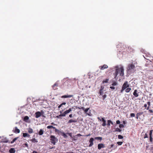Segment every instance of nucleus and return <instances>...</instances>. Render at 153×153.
Returning a JSON list of instances; mask_svg holds the SVG:
<instances>
[{
  "mask_svg": "<svg viewBox=\"0 0 153 153\" xmlns=\"http://www.w3.org/2000/svg\"><path fill=\"white\" fill-rule=\"evenodd\" d=\"M118 74H120V76H123L124 75V69L123 67L119 68L118 67H116L115 71L114 74V78L117 79L118 77L117 75Z\"/></svg>",
  "mask_w": 153,
  "mask_h": 153,
  "instance_id": "f257e3e1",
  "label": "nucleus"
},
{
  "mask_svg": "<svg viewBox=\"0 0 153 153\" xmlns=\"http://www.w3.org/2000/svg\"><path fill=\"white\" fill-rule=\"evenodd\" d=\"M135 68V66L133 64H129L128 65L127 70L128 72H131L133 73L134 72Z\"/></svg>",
  "mask_w": 153,
  "mask_h": 153,
  "instance_id": "f03ea898",
  "label": "nucleus"
},
{
  "mask_svg": "<svg viewBox=\"0 0 153 153\" xmlns=\"http://www.w3.org/2000/svg\"><path fill=\"white\" fill-rule=\"evenodd\" d=\"M18 138V137H16L14 138L12 141H11L10 142V141L7 140L6 138H4V139H2L3 142L4 143H11V144H12L14 143V142Z\"/></svg>",
  "mask_w": 153,
  "mask_h": 153,
  "instance_id": "7ed1b4c3",
  "label": "nucleus"
},
{
  "mask_svg": "<svg viewBox=\"0 0 153 153\" xmlns=\"http://www.w3.org/2000/svg\"><path fill=\"white\" fill-rule=\"evenodd\" d=\"M44 113L43 111L42 110L41 112L37 111L36 112L35 114V117L36 118H38L42 116H44L42 115Z\"/></svg>",
  "mask_w": 153,
  "mask_h": 153,
  "instance_id": "20e7f679",
  "label": "nucleus"
},
{
  "mask_svg": "<svg viewBox=\"0 0 153 153\" xmlns=\"http://www.w3.org/2000/svg\"><path fill=\"white\" fill-rule=\"evenodd\" d=\"M50 140L51 143L55 145L56 144V140L57 139L53 135H51L50 136Z\"/></svg>",
  "mask_w": 153,
  "mask_h": 153,
  "instance_id": "39448f33",
  "label": "nucleus"
},
{
  "mask_svg": "<svg viewBox=\"0 0 153 153\" xmlns=\"http://www.w3.org/2000/svg\"><path fill=\"white\" fill-rule=\"evenodd\" d=\"M129 87V85L128 84V82L127 81L125 82L122 86V88L125 89Z\"/></svg>",
  "mask_w": 153,
  "mask_h": 153,
  "instance_id": "423d86ee",
  "label": "nucleus"
},
{
  "mask_svg": "<svg viewBox=\"0 0 153 153\" xmlns=\"http://www.w3.org/2000/svg\"><path fill=\"white\" fill-rule=\"evenodd\" d=\"M90 108H84V109H83V111H84V112L88 116H91V112L90 111H89V112H88V110H89Z\"/></svg>",
  "mask_w": 153,
  "mask_h": 153,
  "instance_id": "0eeeda50",
  "label": "nucleus"
},
{
  "mask_svg": "<svg viewBox=\"0 0 153 153\" xmlns=\"http://www.w3.org/2000/svg\"><path fill=\"white\" fill-rule=\"evenodd\" d=\"M108 68V66L104 64L103 65L100 66L99 67V68L100 70H103L105 69H106Z\"/></svg>",
  "mask_w": 153,
  "mask_h": 153,
  "instance_id": "6e6552de",
  "label": "nucleus"
},
{
  "mask_svg": "<svg viewBox=\"0 0 153 153\" xmlns=\"http://www.w3.org/2000/svg\"><path fill=\"white\" fill-rule=\"evenodd\" d=\"M94 140V138L93 137H91L89 140V142L90 143L89 145V146L91 147L93 145V141Z\"/></svg>",
  "mask_w": 153,
  "mask_h": 153,
  "instance_id": "1a4fd4ad",
  "label": "nucleus"
},
{
  "mask_svg": "<svg viewBox=\"0 0 153 153\" xmlns=\"http://www.w3.org/2000/svg\"><path fill=\"white\" fill-rule=\"evenodd\" d=\"M104 147H105V145L102 143H100L98 145V149L99 150Z\"/></svg>",
  "mask_w": 153,
  "mask_h": 153,
  "instance_id": "9d476101",
  "label": "nucleus"
},
{
  "mask_svg": "<svg viewBox=\"0 0 153 153\" xmlns=\"http://www.w3.org/2000/svg\"><path fill=\"white\" fill-rule=\"evenodd\" d=\"M133 94L135 97H137L139 96V92L137 90L135 89L134 90Z\"/></svg>",
  "mask_w": 153,
  "mask_h": 153,
  "instance_id": "9b49d317",
  "label": "nucleus"
},
{
  "mask_svg": "<svg viewBox=\"0 0 153 153\" xmlns=\"http://www.w3.org/2000/svg\"><path fill=\"white\" fill-rule=\"evenodd\" d=\"M77 122V121L76 120H75V119H74H74H71L70 120H68V123H76Z\"/></svg>",
  "mask_w": 153,
  "mask_h": 153,
  "instance_id": "f8f14e48",
  "label": "nucleus"
},
{
  "mask_svg": "<svg viewBox=\"0 0 153 153\" xmlns=\"http://www.w3.org/2000/svg\"><path fill=\"white\" fill-rule=\"evenodd\" d=\"M102 121L103 122L102 124V126H106V120L104 119V118H102Z\"/></svg>",
  "mask_w": 153,
  "mask_h": 153,
  "instance_id": "ddd939ff",
  "label": "nucleus"
},
{
  "mask_svg": "<svg viewBox=\"0 0 153 153\" xmlns=\"http://www.w3.org/2000/svg\"><path fill=\"white\" fill-rule=\"evenodd\" d=\"M73 97V95H63L61 97V98H70L71 97Z\"/></svg>",
  "mask_w": 153,
  "mask_h": 153,
  "instance_id": "4468645a",
  "label": "nucleus"
},
{
  "mask_svg": "<svg viewBox=\"0 0 153 153\" xmlns=\"http://www.w3.org/2000/svg\"><path fill=\"white\" fill-rule=\"evenodd\" d=\"M111 124L112 125H113V123L110 120H107V124L108 126H110V124Z\"/></svg>",
  "mask_w": 153,
  "mask_h": 153,
  "instance_id": "2eb2a0df",
  "label": "nucleus"
},
{
  "mask_svg": "<svg viewBox=\"0 0 153 153\" xmlns=\"http://www.w3.org/2000/svg\"><path fill=\"white\" fill-rule=\"evenodd\" d=\"M15 152L16 150L15 149L13 148H11L9 150V152L10 153H15Z\"/></svg>",
  "mask_w": 153,
  "mask_h": 153,
  "instance_id": "dca6fc26",
  "label": "nucleus"
},
{
  "mask_svg": "<svg viewBox=\"0 0 153 153\" xmlns=\"http://www.w3.org/2000/svg\"><path fill=\"white\" fill-rule=\"evenodd\" d=\"M20 131L19 129H18L17 127H15V130L14 132L16 133H19L20 132Z\"/></svg>",
  "mask_w": 153,
  "mask_h": 153,
  "instance_id": "f3484780",
  "label": "nucleus"
},
{
  "mask_svg": "<svg viewBox=\"0 0 153 153\" xmlns=\"http://www.w3.org/2000/svg\"><path fill=\"white\" fill-rule=\"evenodd\" d=\"M61 135L62 136H63L64 138H67L68 136L66 135V134H65L64 132H61Z\"/></svg>",
  "mask_w": 153,
  "mask_h": 153,
  "instance_id": "a211bd4d",
  "label": "nucleus"
},
{
  "mask_svg": "<svg viewBox=\"0 0 153 153\" xmlns=\"http://www.w3.org/2000/svg\"><path fill=\"white\" fill-rule=\"evenodd\" d=\"M30 135L27 133H23V136L25 137H30Z\"/></svg>",
  "mask_w": 153,
  "mask_h": 153,
  "instance_id": "6ab92c4d",
  "label": "nucleus"
},
{
  "mask_svg": "<svg viewBox=\"0 0 153 153\" xmlns=\"http://www.w3.org/2000/svg\"><path fill=\"white\" fill-rule=\"evenodd\" d=\"M103 89L102 87H101V88L100 89L99 93L100 95H102L103 94Z\"/></svg>",
  "mask_w": 153,
  "mask_h": 153,
  "instance_id": "aec40b11",
  "label": "nucleus"
},
{
  "mask_svg": "<svg viewBox=\"0 0 153 153\" xmlns=\"http://www.w3.org/2000/svg\"><path fill=\"white\" fill-rule=\"evenodd\" d=\"M44 132V131L42 129H41L39 132V134L40 135H41L43 134Z\"/></svg>",
  "mask_w": 153,
  "mask_h": 153,
  "instance_id": "412c9836",
  "label": "nucleus"
},
{
  "mask_svg": "<svg viewBox=\"0 0 153 153\" xmlns=\"http://www.w3.org/2000/svg\"><path fill=\"white\" fill-rule=\"evenodd\" d=\"M69 113V112L68 110H66V111H65L62 114L64 116H65L67 114Z\"/></svg>",
  "mask_w": 153,
  "mask_h": 153,
  "instance_id": "4be33fe9",
  "label": "nucleus"
},
{
  "mask_svg": "<svg viewBox=\"0 0 153 153\" xmlns=\"http://www.w3.org/2000/svg\"><path fill=\"white\" fill-rule=\"evenodd\" d=\"M58 84L57 83H55L54 85H53V89L54 90H56V89H57V88H54V87H57L58 86Z\"/></svg>",
  "mask_w": 153,
  "mask_h": 153,
  "instance_id": "5701e85b",
  "label": "nucleus"
},
{
  "mask_svg": "<svg viewBox=\"0 0 153 153\" xmlns=\"http://www.w3.org/2000/svg\"><path fill=\"white\" fill-rule=\"evenodd\" d=\"M131 90V88L128 87L125 89V91L126 93H128L130 92Z\"/></svg>",
  "mask_w": 153,
  "mask_h": 153,
  "instance_id": "b1692460",
  "label": "nucleus"
},
{
  "mask_svg": "<svg viewBox=\"0 0 153 153\" xmlns=\"http://www.w3.org/2000/svg\"><path fill=\"white\" fill-rule=\"evenodd\" d=\"M94 139L98 140H100L101 141L102 140V137H96L94 138Z\"/></svg>",
  "mask_w": 153,
  "mask_h": 153,
  "instance_id": "393cba45",
  "label": "nucleus"
},
{
  "mask_svg": "<svg viewBox=\"0 0 153 153\" xmlns=\"http://www.w3.org/2000/svg\"><path fill=\"white\" fill-rule=\"evenodd\" d=\"M30 141L33 143H37L38 142L37 140L35 138H33L30 140Z\"/></svg>",
  "mask_w": 153,
  "mask_h": 153,
  "instance_id": "a878e982",
  "label": "nucleus"
},
{
  "mask_svg": "<svg viewBox=\"0 0 153 153\" xmlns=\"http://www.w3.org/2000/svg\"><path fill=\"white\" fill-rule=\"evenodd\" d=\"M29 119V118L27 116H25L24 118V120L25 121H26L27 120H28Z\"/></svg>",
  "mask_w": 153,
  "mask_h": 153,
  "instance_id": "bb28decb",
  "label": "nucleus"
},
{
  "mask_svg": "<svg viewBox=\"0 0 153 153\" xmlns=\"http://www.w3.org/2000/svg\"><path fill=\"white\" fill-rule=\"evenodd\" d=\"M22 147L24 148H25L26 147H28V144L27 143H25L24 144H23L22 145Z\"/></svg>",
  "mask_w": 153,
  "mask_h": 153,
  "instance_id": "cd10ccee",
  "label": "nucleus"
},
{
  "mask_svg": "<svg viewBox=\"0 0 153 153\" xmlns=\"http://www.w3.org/2000/svg\"><path fill=\"white\" fill-rule=\"evenodd\" d=\"M28 132L30 133H31L33 132V130L32 128H30L28 129Z\"/></svg>",
  "mask_w": 153,
  "mask_h": 153,
  "instance_id": "c85d7f7f",
  "label": "nucleus"
},
{
  "mask_svg": "<svg viewBox=\"0 0 153 153\" xmlns=\"http://www.w3.org/2000/svg\"><path fill=\"white\" fill-rule=\"evenodd\" d=\"M47 128H48V129H50L51 128H55V127H53V126H47Z\"/></svg>",
  "mask_w": 153,
  "mask_h": 153,
  "instance_id": "c756f323",
  "label": "nucleus"
},
{
  "mask_svg": "<svg viewBox=\"0 0 153 153\" xmlns=\"http://www.w3.org/2000/svg\"><path fill=\"white\" fill-rule=\"evenodd\" d=\"M121 131L122 130L119 128H116L115 130V131H118L119 132H121Z\"/></svg>",
  "mask_w": 153,
  "mask_h": 153,
  "instance_id": "7c9ffc66",
  "label": "nucleus"
},
{
  "mask_svg": "<svg viewBox=\"0 0 153 153\" xmlns=\"http://www.w3.org/2000/svg\"><path fill=\"white\" fill-rule=\"evenodd\" d=\"M108 80H109L108 79H104L103 80L102 82L103 83H107L108 82Z\"/></svg>",
  "mask_w": 153,
  "mask_h": 153,
  "instance_id": "2f4dec72",
  "label": "nucleus"
},
{
  "mask_svg": "<svg viewBox=\"0 0 153 153\" xmlns=\"http://www.w3.org/2000/svg\"><path fill=\"white\" fill-rule=\"evenodd\" d=\"M76 108H78L79 109H82V110H83V109H84V107H81V106H80V107H77V106H76Z\"/></svg>",
  "mask_w": 153,
  "mask_h": 153,
  "instance_id": "473e14b6",
  "label": "nucleus"
},
{
  "mask_svg": "<svg viewBox=\"0 0 153 153\" xmlns=\"http://www.w3.org/2000/svg\"><path fill=\"white\" fill-rule=\"evenodd\" d=\"M117 85V83L116 82H114L112 84L113 86H116Z\"/></svg>",
  "mask_w": 153,
  "mask_h": 153,
  "instance_id": "72a5a7b5",
  "label": "nucleus"
},
{
  "mask_svg": "<svg viewBox=\"0 0 153 153\" xmlns=\"http://www.w3.org/2000/svg\"><path fill=\"white\" fill-rule=\"evenodd\" d=\"M143 114V112L138 113H137V114H136V116H139V117L140 115H142Z\"/></svg>",
  "mask_w": 153,
  "mask_h": 153,
  "instance_id": "f704fd0d",
  "label": "nucleus"
},
{
  "mask_svg": "<svg viewBox=\"0 0 153 153\" xmlns=\"http://www.w3.org/2000/svg\"><path fill=\"white\" fill-rule=\"evenodd\" d=\"M118 138L119 139H122L123 138V137L121 135H118Z\"/></svg>",
  "mask_w": 153,
  "mask_h": 153,
  "instance_id": "c9c22d12",
  "label": "nucleus"
},
{
  "mask_svg": "<svg viewBox=\"0 0 153 153\" xmlns=\"http://www.w3.org/2000/svg\"><path fill=\"white\" fill-rule=\"evenodd\" d=\"M63 115V114L62 113V114H60L59 115L57 116H56V117L57 118H60V117H61V116L64 117V116Z\"/></svg>",
  "mask_w": 153,
  "mask_h": 153,
  "instance_id": "e433bc0d",
  "label": "nucleus"
},
{
  "mask_svg": "<svg viewBox=\"0 0 153 153\" xmlns=\"http://www.w3.org/2000/svg\"><path fill=\"white\" fill-rule=\"evenodd\" d=\"M153 130H151L150 131V132H149V136L150 137H152V133Z\"/></svg>",
  "mask_w": 153,
  "mask_h": 153,
  "instance_id": "4c0bfd02",
  "label": "nucleus"
},
{
  "mask_svg": "<svg viewBox=\"0 0 153 153\" xmlns=\"http://www.w3.org/2000/svg\"><path fill=\"white\" fill-rule=\"evenodd\" d=\"M117 143L118 144V145L120 146L121 145L122 143L123 142H117Z\"/></svg>",
  "mask_w": 153,
  "mask_h": 153,
  "instance_id": "58836bf2",
  "label": "nucleus"
},
{
  "mask_svg": "<svg viewBox=\"0 0 153 153\" xmlns=\"http://www.w3.org/2000/svg\"><path fill=\"white\" fill-rule=\"evenodd\" d=\"M82 136V135L81 134H76V135L75 136H74L73 137H75L76 136L80 137V136Z\"/></svg>",
  "mask_w": 153,
  "mask_h": 153,
  "instance_id": "ea45409f",
  "label": "nucleus"
},
{
  "mask_svg": "<svg viewBox=\"0 0 153 153\" xmlns=\"http://www.w3.org/2000/svg\"><path fill=\"white\" fill-rule=\"evenodd\" d=\"M66 134H68L71 138H73L71 133H66Z\"/></svg>",
  "mask_w": 153,
  "mask_h": 153,
  "instance_id": "a19ab883",
  "label": "nucleus"
},
{
  "mask_svg": "<svg viewBox=\"0 0 153 153\" xmlns=\"http://www.w3.org/2000/svg\"><path fill=\"white\" fill-rule=\"evenodd\" d=\"M119 127L121 128H123L124 127V126L123 124H120Z\"/></svg>",
  "mask_w": 153,
  "mask_h": 153,
  "instance_id": "79ce46f5",
  "label": "nucleus"
},
{
  "mask_svg": "<svg viewBox=\"0 0 153 153\" xmlns=\"http://www.w3.org/2000/svg\"><path fill=\"white\" fill-rule=\"evenodd\" d=\"M130 116L131 117H134L135 116V114L134 113H131L130 114Z\"/></svg>",
  "mask_w": 153,
  "mask_h": 153,
  "instance_id": "37998d69",
  "label": "nucleus"
},
{
  "mask_svg": "<svg viewBox=\"0 0 153 153\" xmlns=\"http://www.w3.org/2000/svg\"><path fill=\"white\" fill-rule=\"evenodd\" d=\"M106 96H107L106 94H105L102 96L103 99V100H105V99L106 98Z\"/></svg>",
  "mask_w": 153,
  "mask_h": 153,
  "instance_id": "c03bdc74",
  "label": "nucleus"
},
{
  "mask_svg": "<svg viewBox=\"0 0 153 153\" xmlns=\"http://www.w3.org/2000/svg\"><path fill=\"white\" fill-rule=\"evenodd\" d=\"M125 90V89H124L122 87V88L121 90H120V92L121 93H122Z\"/></svg>",
  "mask_w": 153,
  "mask_h": 153,
  "instance_id": "a18cd8bd",
  "label": "nucleus"
},
{
  "mask_svg": "<svg viewBox=\"0 0 153 153\" xmlns=\"http://www.w3.org/2000/svg\"><path fill=\"white\" fill-rule=\"evenodd\" d=\"M148 136L147 134L146 133L145 135L144 136V138H148Z\"/></svg>",
  "mask_w": 153,
  "mask_h": 153,
  "instance_id": "49530a36",
  "label": "nucleus"
},
{
  "mask_svg": "<svg viewBox=\"0 0 153 153\" xmlns=\"http://www.w3.org/2000/svg\"><path fill=\"white\" fill-rule=\"evenodd\" d=\"M116 122L117 124H120V121L119 120L116 121Z\"/></svg>",
  "mask_w": 153,
  "mask_h": 153,
  "instance_id": "de8ad7c7",
  "label": "nucleus"
},
{
  "mask_svg": "<svg viewBox=\"0 0 153 153\" xmlns=\"http://www.w3.org/2000/svg\"><path fill=\"white\" fill-rule=\"evenodd\" d=\"M149 140L151 142H152V137H149Z\"/></svg>",
  "mask_w": 153,
  "mask_h": 153,
  "instance_id": "09e8293b",
  "label": "nucleus"
},
{
  "mask_svg": "<svg viewBox=\"0 0 153 153\" xmlns=\"http://www.w3.org/2000/svg\"><path fill=\"white\" fill-rule=\"evenodd\" d=\"M73 108H70L68 110L69 111V112H70L72 111V109Z\"/></svg>",
  "mask_w": 153,
  "mask_h": 153,
  "instance_id": "8fccbe9b",
  "label": "nucleus"
},
{
  "mask_svg": "<svg viewBox=\"0 0 153 153\" xmlns=\"http://www.w3.org/2000/svg\"><path fill=\"white\" fill-rule=\"evenodd\" d=\"M110 88L111 89H115V87H114V86H110Z\"/></svg>",
  "mask_w": 153,
  "mask_h": 153,
  "instance_id": "3c124183",
  "label": "nucleus"
},
{
  "mask_svg": "<svg viewBox=\"0 0 153 153\" xmlns=\"http://www.w3.org/2000/svg\"><path fill=\"white\" fill-rule=\"evenodd\" d=\"M147 104L148 105H149V107L150 106V102H147Z\"/></svg>",
  "mask_w": 153,
  "mask_h": 153,
  "instance_id": "603ef678",
  "label": "nucleus"
},
{
  "mask_svg": "<svg viewBox=\"0 0 153 153\" xmlns=\"http://www.w3.org/2000/svg\"><path fill=\"white\" fill-rule=\"evenodd\" d=\"M66 104V103L65 102H63L62 104H61V105L62 106L63 105H65Z\"/></svg>",
  "mask_w": 153,
  "mask_h": 153,
  "instance_id": "864d4df0",
  "label": "nucleus"
},
{
  "mask_svg": "<svg viewBox=\"0 0 153 153\" xmlns=\"http://www.w3.org/2000/svg\"><path fill=\"white\" fill-rule=\"evenodd\" d=\"M74 137V138H73H73H72V140H73V141H75V140H76L77 139H75V137Z\"/></svg>",
  "mask_w": 153,
  "mask_h": 153,
  "instance_id": "5fc2aeb1",
  "label": "nucleus"
},
{
  "mask_svg": "<svg viewBox=\"0 0 153 153\" xmlns=\"http://www.w3.org/2000/svg\"><path fill=\"white\" fill-rule=\"evenodd\" d=\"M69 116L70 118H72L73 117L72 114H71L69 115Z\"/></svg>",
  "mask_w": 153,
  "mask_h": 153,
  "instance_id": "6e6d98bb",
  "label": "nucleus"
},
{
  "mask_svg": "<svg viewBox=\"0 0 153 153\" xmlns=\"http://www.w3.org/2000/svg\"><path fill=\"white\" fill-rule=\"evenodd\" d=\"M97 119H98V120H100V121H102V119H101L100 118V117H98L97 118Z\"/></svg>",
  "mask_w": 153,
  "mask_h": 153,
  "instance_id": "4d7b16f0",
  "label": "nucleus"
},
{
  "mask_svg": "<svg viewBox=\"0 0 153 153\" xmlns=\"http://www.w3.org/2000/svg\"><path fill=\"white\" fill-rule=\"evenodd\" d=\"M55 129V131L56 132H57L58 131V130L57 129L55 128H54Z\"/></svg>",
  "mask_w": 153,
  "mask_h": 153,
  "instance_id": "13d9d810",
  "label": "nucleus"
},
{
  "mask_svg": "<svg viewBox=\"0 0 153 153\" xmlns=\"http://www.w3.org/2000/svg\"><path fill=\"white\" fill-rule=\"evenodd\" d=\"M149 111L150 113H152L153 112V111L152 110H149Z\"/></svg>",
  "mask_w": 153,
  "mask_h": 153,
  "instance_id": "bf43d9fd",
  "label": "nucleus"
},
{
  "mask_svg": "<svg viewBox=\"0 0 153 153\" xmlns=\"http://www.w3.org/2000/svg\"><path fill=\"white\" fill-rule=\"evenodd\" d=\"M62 106V105H61V104L58 107V108H60V107H61Z\"/></svg>",
  "mask_w": 153,
  "mask_h": 153,
  "instance_id": "052dcab7",
  "label": "nucleus"
},
{
  "mask_svg": "<svg viewBox=\"0 0 153 153\" xmlns=\"http://www.w3.org/2000/svg\"><path fill=\"white\" fill-rule=\"evenodd\" d=\"M123 123L124 124H126V121H123Z\"/></svg>",
  "mask_w": 153,
  "mask_h": 153,
  "instance_id": "680f3d73",
  "label": "nucleus"
},
{
  "mask_svg": "<svg viewBox=\"0 0 153 153\" xmlns=\"http://www.w3.org/2000/svg\"><path fill=\"white\" fill-rule=\"evenodd\" d=\"M32 153H37V152L36 151H33Z\"/></svg>",
  "mask_w": 153,
  "mask_h": 153,
  "instance_id": "e2e57ef3",
  "label": "nucleus"
},
{
  "mask_svg": "<svg viewBox=\"0 0 153 153\" xmlns=\"http://www.w3.org/2000/svg\"><path fill=\"white\" fill-rule=\"evenodd\" d=\"M144 107H145V108H146L147 107V105L146 104H145L144 105Z\"/></svg>",
  "mask_w": 153,
  "mask_h": 153,
  "instance_id": "0e129e2a",
  "label": "nucleus"
},
{
  "mask_svg": "<svg viewBox=\"0 0 153 153\" xmlns=\"http://www.w3.org/2000/svg\"><path fill=\"white\" fill-rule=\"evenodd\" d=\"M51 124L53 125H56L54 123H51Z\"/></svg>",
  "mask_w": 153,
  "mask_h": 153,
  "instance_id": "69168bd1",
  "label": "nucleus"
},
{
  "mask_svg": "<svg viewBox=\"0 0 153 153\" xmlns=\"http://www.w3.org/2000/svg\"><path fill=\"white\" fill-rule=\"evenodd\" d=\"M90 135H91L90 134H89L88 135H86V136L87 137H88V136H90Z\"/></svg>",
  "mask_w": 153,
  "mask_h": 153,
  "instance_id": "338daca9",
  "label": "nucleus"
},
{
  "mask_svg": "<svg viewBox=\"0 0 153 153\" xmlns=\"http://www.w3.org/2000/svg\"><path fill=\"white\" fill-rule=\"evenodd\" d=\"M114 146V145L112 144V145H111V148H113V147Z\"/></svg>",
  "mask_w": 153,
  "mask_h": 153,
  "instance_id": "774afa93",
  "label": "nucleus"
}]
</instances>
